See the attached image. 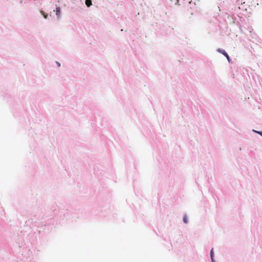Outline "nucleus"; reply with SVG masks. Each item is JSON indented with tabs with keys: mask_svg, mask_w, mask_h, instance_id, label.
<instances>
[{
	"mask_svg": "<svg viewBox=\"0 0 262 262\" xmlns=\"http://www.w3.org/2000/svg\"><path fill=\"white\" fill-rule=\"evenodd\" d=\"M217 51L219 52L222 53L223 55H224V56H225L227 58V59L228 60V61H230V58L229 56H228V54L225 52V50L221 49H218L217 50Z\"/></svg>",
	"mask_w": 262,
	"mask_h": 262,
	"instance_id": "f257e3e1",
	"label": "nucleus"
},
{
	"mask_svg": "<svg viewBox=\"0 0 262 262\" xmlns=\"http://www.w3.org/2000/svg\"><path fill=\"white\" fill-rule=\"evenodd\" d=\"M85 4L88 7H90L92 5L91 0H85Z\"/></svg>",
	"mask_w": 262,
	"mask_h": 262,
	"instance_id": "f03ea898",
	"label": "nucleus"
},
{
	"mask_svg": "<svg viewBox=\"0 0 262 262\" xmlns=\"http://www.w3.org/2000/svg\"><path fill=\"white\" fill-rule=\"evenodd\" d=\"M55 12H56V14L57 15H59V14H60V8L59 7H57L56 8V10H55Z\"/></svg>",
	"mask_w": 262,
	"mask_h": 262,
	"instance_id": "7ed1b4c3",
	"label": "nucleus"
},
{
	"mask_svg": "<svg viewBox=\"0 0 262 262\" xmlns=\"http://www.w3.org/2000/svg\"><path fill=\"white\" fill-rule=\"evenodd\" d=\"M210 256H211L212 261L214 262V260H213V249H212L211 250Z\"/></svg>",
	"mask_w": 262,
	"mask_h": 262,
	"instance_id": "20e7f679",
	"label": "nucleus"
},
{
	"mask_svg": "<svg viewBox=\"0 0 262 262\" xmlns=\"http://www.w3.org/2000/svg\"><path fill=\"white\" fill-rule=\"evenodd\" d=\"M183 221L185 224L187 223V217L186 215L183 217Z\"/></svg>",
	"mask_w": 262,
	"mask_h": 262,
	"instance_id": "39448f33",
	"label": "nucleus"
},
{
	"mask_svg": "<svg viewBox=\"0 0 262 262\" xmlns=\"http://www.w3.org/2000/svg\"><path fill=\"white\" fill-rule=\"evenodd\" d=\"M253 131L255 132L254 130H253ZM256 133L259 134V135H261L262 136V132H257V131H255Z\"/></svg>",
	"mask_w": 262,
	"mask_h": 262,
	"instance_id": "423d86ee",
	"label": "nucleus"
},
{
	"mask_svg": "<svg viewBox=\"0 0 262 262\" xmlns=\"http://www.w3.org/2000/svg\"><path fill=\"white\" fill-rule=\"evenodd\" d=\"M57 64L58 65V67H60V64L59 63H58V62H57Z\"/></svg>",
	"mask_w": 262,
	"mask_h": 262,
	"instance_id": "0eeeda50",
	"label": "nucleus"
}]
</instances>
